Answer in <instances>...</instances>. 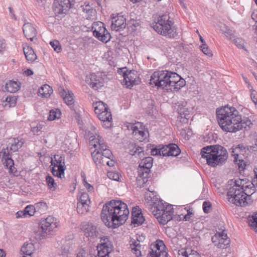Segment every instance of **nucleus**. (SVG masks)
I'll return each mask as SVG.
<instances>
[{"label":"nucleus","mask_w":257,"mask_h":257,"mask_svg":"<svg viewBox=\"0 0 257 257\" xmlns=\"http://www.w3.org/2000/svg\"><path fill=\"white\" fill-rule=\"evenodd\" d=\"M71 245V240H63V245L55 255V257H69V248Z\"/></svg>","instance_id":"nucleus-30"},{"label":"nucleus","mask_w":257,"mask_h":257,"mask_svg":"<svg viewBox=\"0 0 257 257\" xmlns=\"http://www.w3.org/2000/svg\"><path fill=\"white\" fill-rule=\"evenodd\" d=\"M34 246L31 243H25L21 248V251L23 254L27 255H31L34 251Z\"/></svg>","instance_id":"nucleus-39"},{"label":"nucleus","mask_w":257,"mask_h":257,"mask_svg":"<svg viewBox=\"0 0 257 257\" xmlns=\"http://www.w3.org/2000/svg\"><path fill=\"white\" fill-rule=\"evenodd\" d=\"M23 30L27 39H29L30 41H32L36 37V30L31 23H25L23 25Z\"/></svg>","instance_id":"nucleus-28"},{"label":"nucleus","mask_w":257,"mask_h":257,"mask_svg":"<svg viewBox=\"0 0 257 257\" xmlns=\"http://www.w3.org/2000/svg\"><path fill=\"white\" fill-rule=\"evenodd\" d=\"M173 84L171 85L170 90L177 91L186 84L185 80L178 75V78L174 79Z\"/></svg>","instance_id":"nucleus-33"},{"label":"nucleus","mask_w":257,"mask_h":257,"mask_svg":"<svg viewBox=\"0 0 257 257\" xmlns=\"http://www.w3.org/2000/svg\"><path fill=\"white\" fill-rule=\"evenodd\" d=\"M63 100L68 105H72L74 103L73 94L68 91V94L67 95H65V97Z\"/></svg>","instance_id":"nucleus-46"},{"label":"nucleus","mask_w":257,"mask_h":257,"mask_svg":"<svg viewBox=\"0 0 257 257\" xmlns=\"http://www.w3.org/2000/svg\"><path fill=\"white\" fill-rule=\"evenodd\" d=\"M53 92L52 88L48 84H45L41 87L38 93L39 95L43 97L47 98Z\"/></svg>","instance_id":"nucleus-35"},{"label":"nucleus","mask_w":257,"mask_h":257,"mask_svg":"<svg viewBox=\"0 0 257 257\" xmlns=\"http://www.w3.org/2000/svg\"><path fill=\"white\" fill-rule=\"evenodd\" d=\"M230 184L235 185L240 189L245 192L246 196H249L254 192V187L252 183L247 179H231L229 180Z\"/></svg>","instance_id":"nucleus-14"},{"label":"nucleus","mask_w":257,"mask_h":257,"mask_svg":"<svg viewBox=\"0 0 257 257\" xmlns=\"http://www.w3.org/2000/svg\"><path fill=\"white\" fill-rule=\"evenodd\" d=\"M250 97L252 101L256 104H257V94L255 91H252L250 94Z\"/></svg>","instance_id":"nucleus-58"},{"label":"nucleus","mask_w":257,"mask_h":257,"mask_svg":"<svg viewBox=\"0 0 257 257\" xmlns=\"http://www.w3.org/2000/svg\"><path fill=\"white\" fill-rule=\"evenodd\" d=\"M216 113L218 124L224 132L236 133L252 125L248 118L242 119L241 115L234 107L225 106L217 109Z\"/></svg>","instance_id":"nucleus-1"},{"label":"nucleus","mask_w":257,"mask_h":257,"mask_svg":"<svg viewBox=\"0 0 257 257\" xmlns=\"http://www.w3.org/2000/svg\"><path fill=\"white\" fill-rule=\"evenodd\" d=\"M61 112L59 109L51 110L49 112V115L48 117L49 120H54L60 117Z\"/></svg>","instance_id":"nucleus-41"},{"label":"nucleus","mask_w":257,"mask_h":257,"mask_svg":"<svg viewBox=\"0 0 257 257\" xmlns=\"http://www.w3.org/2000/svg\"><path fill=\"white\" fill-rule=\"evenodd\" d=\"M47 185L49 188L55 189L57 186L56 183L55 182L54 179L50 176L48 175L46 178Z\"/></svg>","instance_id":"nucleus-47"},{"label":"nucleus","mask_w":257,"mask_h":257,"mask_svg":"<svg viewBox=\"0 0 257 257\" xmlns=\"http://www.w3.org/2000/svg\"><path fill=\"white\" fill-rule=\"evenodd\" d=\"M76 257H88V254L84 249L81 248L77 253Z\"/></svg>","instance_id":"nucleus-57"},{"label":"nucleus","mask_w":257,"mask_h":257,"mask_svg":"<svg viewBox=\"0 0 257 257\" xmlns=\"http://www.w3.org/2000/svg\"><path fill=\"white\" fill-rule=\"evenodd\" d=\"M230 184L235 185L240 189L245 192L246 196H249L254 192V187L252 183L247 179H231L229 180Z\"/></svg>","instance_id":"nucleus-15"},{"label":"nucleus","mask_w":257,"mask_h":257,"mask_svg":"<svg viewBox=\"0 0 257 257\" xmlns=\"http://www.w3.org/2000/svg\"><path fill=\"white\" fill-rule=\"evenodd\" d=\"M101 139V137L98 136L97 138L93 142L92 141L91 142L94 149V151L91 150V156L94 163L97 166L100 165L101 158L103 157V152H104L102 150L101 151L98 147L99 142L103 141ZM91 150H92V148Z\"/></svg>","instance_id":"nucleus-18"},{"label":"nucleus","mask_w":257,"mask_h":257,"mask_svg":"<svg viewBox=\"0 0 257 257\" xmlns=\"http://www.w3.org/2000/svg\"><path fill=\"white\" fill-rule=\"evenodd\" d=\"M93 106L94 107L95 113L96 114L100 113L101 111H103L106 110V109L108 108L107 105L101 101H97L94 103Z\"/></svg>","instance_id":"nucleus-38"},{"label":"nucleus","mask_w":257,"mask_h":257,"mask_svg":"<svg viewBox=\"0 0 257 257\" xmlns=\"http://www.w3.org/2000/svg\"><path fill=\"white\" fill-rule=\"evenodd\" d=\"M126 27L125 18L122 15H118L112 19L111 28L112 30L118 31Z\"/></svg>","instance_id":"nucleus-23"},{"label":"nucleus","mask_w":257,"mask_h":257,"mask_svg":"<svg viewBox=\"0 0 257 257\" xmlns=\"http://www.w3.org/2000/svg\"><path fill=\"white\" fill-rule=\"evenodd\" d=\"M148 208L153 215L162 224H166L173 218L174 209L172 205L164 203L162 200L152 201Z\"/></svg>","instance_id":"nucleus-4"},{"label":"nucleus","mask_w":257,"mask_h":257,"mask_svg":"<svg viewBox=\"0 0 257 257\" xmlns=\"http://www.w3.org/2000/svg\"><path fill=\"white\" fill-rule=\"evenodd\" d=\"M98 147L101 151H104L103 152V157L101 158L100 165L98 166H101V165H105V164L107 165V161L111 158H113V155L103 141L99 142Z\"/></svg>","instance_id":"nucleus-27"},{"label":"nucleus","mask_w":257,"mask_h":257,"mask_svg":"<svg viewBox=\"0 0 257 257\" xmlns=\"http://www.w3.org/2000/svg\"><path fill=\"white\" fill-rule=\"evenodd\" d=\"M248 152L253 153L257 152V147L254 145L253 146H248Z\"/></svg>","instance_id":"nucleus-61"},{"label":"nucleus","mask_w":257,"mask_h":257,"mask_svg":"<svg viewBox=\"0 0 257 257\" xmlns=\"http://www.w3.org/2000/svg\"><path fill=\"white\" fill-rule=\"evenodd\" d=\"M24 210L26 213V216H32L34 215L35 212V207L33 205L27 206Z\"/></svg>","instance_id":"nucleus-48"},{"label":"nucleus","mask_w":257,"mask_h":257,"mask_svg":"<svg viewBox=\"0 0 257 257\" xmlns=\"http://www.w3.org/2000/svg\"><path fill=\"white\" fill-rule=\"evenodd\" d=\"M59 90L61 96L64 99L65 95L68 94V92H66L63 88H60Z\"/></svg>","instance_id":"nucleus-62"},{"label":"nucleus","mask_w":257,"mask_h":257,"mask_svg":"<svg viewBox=\"0 0 257 257\" xmlns=\"http://www.w3.org/2000/svg\"><path fill=\"white\" fill-rule=\"evenodd\" d=\"M156 250L158 254V257H167L168 253L166 251L161 250L159 244H156Z\"/></svg>","instance_id":"nucleus-54"},{"label":"nucleus","mask_w":257,"mask_h":257,"mask_svg":"<svg viewBox=\"0 0 257 257\" xmlns=\"http://www.w3.org/2000/svg\"><path fill=\"white\" fill-rule=\"evenodd\" d=\"M50 44L56 52L59 53L60 51L61 47L58 41L54 40L51 41Z\"/></svg>","instance_id":"nucleus-50"},{"label":"nucleus","mask_w":257,"mask_h":257,"mask_svg":"<svg viewBox=\"0 0 257 257\" xmlns=\"http://www.w3.org/2000/svg\"><path fill=\"white\" fill-rule=\"evenodd\" d=\"M107 177L111 180L116 181H120L121 175L115 171H108L107 173Z\"/></svg>","instance_id":"nucleus-43"},{"label":"nucleus","mask_w":257,"mask_h":257,"mask_svg":"<svg viewBox=\"0 0 257 257\" xmlns=\"http://www.w3.org/2000/svg\"><path fill=\"white\" fill-rule=\"evenodd\" d=\"M11 155L8 147L3 149L0 153V155L3 156V160L4 161V164L9 169V172L15 174L17 172V169L14 166V161L11 157H9Z\"/></svg>","instance_id":"nucleus-20"},{"label":"nucleus","mask_w":257,"mask_h":257,"mask_svg":"<svg viewBox=\"0 0 257 257\" xmlns=\"http://www.w3.org/2000/svg\"><path fill=\"white\" fill-rule=\"evenodd\" d=\"M144 221L145 218L140 208L138 206L133 207L132 211V223L139 226L141 225Z\"/></svg>","instance_id":"nucleus-26"},{"label":"nucleus","mask_w":257,"mask_h":257,"mask_svg":"<svg viewBox=\"0 0 257 257\" xmlns=\"http://www.w3.org/2000/svg\"><path fill=\"white\" fill-rule=\"evenodd\" d=\"M152 27L158 34L169 38H174L178 35L177 28L173 26L168 14L159 16L157 21L152 24Z\"/></svg>","instance_id":"nucleus-5"},{"label":"nucleus","mask_w":257,"mask_h":257,"mask_svg":"<svg viewBox=\"0 0 257 257\" xmlns=\"http://www.w3.org/2000/svg\"><path fill=\"white\" fill-rule=\"evenodd\" d=\"M131 246L132 248V251L133 253H134L137 257H139L141 256V247L142 245L140 243V241L139 240H134L132 241L131 243Z\"/></svg>","instance_id":"nucleus-36"},{"label":"nucleus","mask_w":257,"mask_h":257,"mask_svg":"<svg viewBox=\"0 0 257 257\" xmlns=\"http://www.w3.org/2000/svg\"><path fill=\"white\" fill-rule=\"evenodd\" d=\"M200 47L202 52L204 54L209 57L212 56V54L206 44H202V45L200 46Z\"/></svg>","instance_id":"nucleus-51"},{"label":"nucleus","mask_w":257,"mask_h":257,"mask_svg":"<svg viewBox=\"0 0 257 257\" xmlns=\"http://www.w3.org/2000/svg\"><path fill=\"white\" fill-rule=\"evenodd\" d=\"M212 241L215 246L220 248H226L230 243V239L224 230L221 232H217L212 237Z\"/></svg>","instance_id":"nucleus-17"},{"label":"nucleus","mask_w":257,"mask_h":257,"mask_svg":"<svg viewBox=\"0 0 257 257\" xmlns=\"http://www.w3.org/2000/svg\"><path fill=\"white\" fill-rule=\"evenodd\" d=\"M91 30L93 36L103 43H107L111 38L110 33L104 26V24L101 22L93 23Z\"/></svg>","instance_id":"nucleus-11"},{"label":"nucleus","mask_w":257,"mask_h":257,"mask_svg":"<svg viewBox=\"0 0 257 257\" xmlns=\"http://www.w3.org/2000/svg\"><path fill=\"white\" fill-rule=\"evenodd\" d=\"M168 78H169V90H170L171 85H172V84H173L172 81H174V79H175V78L178 79V74L175 72L169 71Z\"/></svg>","instance_id":"nucleus-49"},{"label":"nucleus","mask_w":257,"mask_h":257,"mask_svg":"<svg viewBox=\"0 0 257 257\" xmlns=\"http://www.w3.org/2000/svg\"><path fill=\"white\" fill-rule=\"evenodd\" d=\"M180 153V149L175 144H170L165 146L159 145L151 150L152 155H160L163 157H177Z\"/></svg>","instance_id":"nucleus-8"},{"label":"nucleus","mask_w":257,"mask_h":257,"mask_svg":"<svg viewBox=\"0 0 257 257\" xmlns=\"http://www.w3.org/2000/svg\"><path fill=\"white\" fill-rule=\"evenodd\" d=\"M147 257H158V254L156 249L155 250L152 249L148 254Z\"/></svg>","instance_id":"nucleus-63"},{"label":"nucleus","mask_w":257,"mask_h":257,"mask_svg":"<svg viewBox=\"0 0 257 257\" xmlns=\"http://www.w3.org/2000/svg\"><path fill=\"white\" fill-rule=\"evenodd\" d=\"M120 71L123 77L121 84L126 88H131L134 85L139 84L140 80L136 70L128 71L125 67L121 68Z\"/></svg>","instance_id":"nucleus-12"},{"label":"nucleus","mask_w":257,"mask_h":257,"mask_svg":"<svg viewBox=\"0 0 257 257\" xmlns=\"http://www.w3.org/2000/svg\"><path fill=\"white\" fill-rule=\"evenodd\" d=\"M143 123L140 122H137L135 123H128L127 125V128L129 130L133 131V134L134 136L136 135L138 132L142 129Z\"/></svg>","instance_id":"nucleus-40"},{"label":"nucleus","mask_w":257,"mask_h":257,"mask_svg":"<svg viewBox=\"0 0 257 257\" xmlns=\"http://www.w3.org/2000/svg\"><path fill=\"white\" fill-rule=\"evenodd\" d=\"M5 101L7 102L5 104L6 106L13 107L16 104L17 98L14 96H8L6 98Z\"/></svg>","instance_id":"nucleus-45"},{"label":"nucleus","mask_w":257,"mask_h":257,"mask_svg":"<svg viewBox=\"0 0 257 257\" xmlns=\"http://www.w3.org/2000/svg\"><path fill=\"white\" fill-rule=\"evenodd\" d=\"M108 108L101 111L97 114V117L102 122V126L105 128H109L112 125V117L110 111H108Z\"/></svg>","instance_id":"nucleus-24"},{"label":"nucleus","mask_w":257,"mask_h":257,"mask_svg":"<svg viewBox=\"0 0 257 257\" xmlns=\"http://www.w3.org/2000/svg\"><path fill=\"white\" fill-rule=\"evenodd\" d=\"M24 53L26 58L29 62H33L37 59V56L33 49L29 46L24 47Z\"/></svg>","instance_id":"nucleus-34"},{"label":"nucleus","mask_w":257,"mask_h":257,"mask_svg":"<svg viewBox=\"0 0 257 257\" xmlns=\"http://www.w3.org/2000/svg\"><path fill=\"white\" fill-rule=\"evenodd\" d=\"M211 207V203L209 202L205 201L203 204V209L205 213H208L210 212Z\"/></svg>","instance_id":"nucleus-56"},{"label":"nucleus","mask_w":257,"mask_h":257,"mask_svg":"<svg viewBox=\"0 0 257 257\" xmlns=\"http://www.w3.org/2000/svg\"><path fill=\"white\" fill-rule=\"evenodd\" d=\"M71 7L70 0H55L53 9L56 15H60L67 11Z\"/></svg>","instance_id":"nucleus-21"},{"label":"nucleus","mask_w":257,"mask_h":257,"mask_svg":"<svg viewBox=\"0 0 257 257\" xmlns=\"http://www.w3.org/2000/svg\"><path fill=\"white\" fill-rule=\"evenodd\" d=\"M43 126L44 125L42 124L38 123L37 126L33 127L31 131L34 134L39 135V133L42 131Z\"/></svg>","instance_id":"nucleus-53"},{"label":"nucleus","mask_w":257,"mask_h":257,"mask_svg":"<svg viewBox=\"0 0 257 257\" xmlns=\"http://www.w3.org/2000/svg\"><path fill=\"white\" fill-rule=\"evenodd\" d=\"M86 82L94 90L101 88L104 84V80L100 75L91 73L86 76Z\"/></svg>","instance_id":"nucleus-19"},{"label":"nucleus","mask_w":257,"mask_h":257,"mask_svg":"<svg viewBox=\"0 0 257 257\" xmlns=\"http://www.w3.org/2000/svg\"><path fill=\"white\" fill-rule=\"evenodd\" d=\"M231 150L232 155L234 156V161L236 163L239 155H248L249 153L248 146H245L242 144L236 146H233Z\"/></svg>","instance_id":"nucleus-25"},{"label":"nucleus","mask_w":257,"mask_h":257,"mask_svg":"<svg viewBox=\"0 0 257 257\" xmlns=\"http://www.w3.org/2000/svg\"><path fill=\"white\" fill-rule=\"evenodd\" d=\"M83 13L85 14V17L88 20H93L95 16L96 12L90 6L86 5L82 7Z\"/></svg>","instance_id":"nucleus-37"},{"label":"nucleus","mask_w":257,"mask_h":257,"mask_svg":"<svg viewBox=\"0 0 257 257\" xmlns=\"http://www.w3.org/2000/svg\"><path fill=\"white\" fill-rule=\"evenodd\" d=\"M202 157L206 159L207 164L213 167L221 165L227 160L228 153L221 146H209L202 149Z\"/></svg>","instance_id":"nucleus-3"},{"label":"nucleus","mask_w":257,"mask_h":257,"mask_svg":"<svg viewBox=\"0 0 257 257\" xmlns=\"http://www.w3.org/2000/svg\"><path fill=\"white\" fill-rule=\"evenodd\" d=\"M129 213L125 203L119 200H112L103 206L101 217L106 226L116 228L125 223Z\"/></svg>","instance_id":"nucleus-2"},{"label":"nucleus","mask_w":257,"mask_h":257,"mask_svg":"<svg viewBox=\"0 0 257 257\" xmlns=\"http://www.w3.org/2000/svg\"><path fill=\"white\" fill-rule=\"evenodd\" d=\"M77 210L79 214H84L89 210L91 201L86 192H80L77 196Z\"/></svg>","instance_id":"nucleus-16"},{"label":"nucleus","mask_w":257,"mask_h":257,"mask_svg":"<svg viewBox=\"0 0 257 257\" xmlns=\"http://www.w3.org/2000/svg\"><path fill=\"white\" fill-rule=\"evenodd\" d=\"M16 217L18 218L27 217L25 210H24L18 211L16 213Z\"/></svg>","instance_id":"nucleus-59"},{"label":"nucleus","mask_w":257,"mask_h":257,"mask_svg":"<svg viewBox=\"0 0 257 257\" xmlns=\"http://www.w3.org/2000/svg\"><path fill=\"white\" fill-rule=\"evenodd\" d=\"M23 145V142L18 140V139H13L11 140V142L9 143V151L10 152V154H12L13 153H14L17 151L19 149H20Z\"/></svg>","instance_id":"nucleus-31"},{"label":"nucleus","mask_w":257,"mask_h":257,"mask_svg":"<svg viewBox=\"0 0 257 257\" xmlns=\"http://www.w3.org/2000/svg\"><path fill=\"white\" fill-rule=\"evenodd\" d=\"M234 43L238 48H244V41L241 38H236L235 39H234Z\"/></svg>","instance_id":"nucleus-52"},{"label":"nucleus","mask_w":257,"mask_h":257,"mask_svg":"<svg viewBox=\"0 0 257 257\" xmlns=\"http://www.w3.org/2000/svg\"><path fill=\"white\" fill-rule=\"evenodd\" d=\"M51 166H52L51 172L54 176L62 178L64 176V170L65 169V158L63 155H55L51 158Z\"/></svg>","instance_id":"nucleus-9"},{"label":"nucleus","mask_w":257,"mask_h":257,"mask_svg":"<svg viewBox=\"0 0 257 257\" xmlns=\"http://www.w3.org/2000/svg\"><path fill=\"white\" fill-rule=\"evenodd\" d=\"M221 31L225 35V36L229 39L234 38V32L229 29L226 25H224L221 28Z\"/></svg>","instance_id":"nucleus-42"},{"label":"nucleus","mask_w":257,"mask_h":257,"mask_svg":"<svg viewBox=\"0 0 257 257\" xmlns=\"http://www.w3.org/2000/svg\"><path fill=\"white\" fill-rule=\"evenodd\" d=\"M225 189L229 202L238 206H245L247 204L245 192L240 189L236 185L230 184L228 181L225 185Z\"/></svg>","instance_id":"nucleus-6"},{"label":"nucleus","mask_w":257,"mask_h":257,"mask_svg":"<svg viewBox=\"0 0 257 257\" xmlns=\"http://www.w3.org/2000/svg\"><path fill=\"white\" fill-rule=\"evenodd\" d=\"M36 207L38 208H43V209H46L47 208V204L45 202H39L36 204Z\"/></svg>","instance_id":"nucleus-64"},{"label":"nucleus","mask_w":257,"mask_h":257,"mask_svg":"<svg viewBox=\"0 0 257 257\" xmlns=\"http://www.w3.org/2000/svg\"><path fill=\"white\" fill-rule=\"evenodd\" d=\"M169 71L155 72L151 76L150 83L156 86L169 90Z\"/></svg>","instance_id":"nucleus-10"},{"label":"nucleus","mask_w":257,"mask_h":257,"mask_svg":"<svg viewBox=\"0 0 257 257\" xmlns=\"http://www.w3.org/2000/svg\"><path fill=\"white\" fill-rule=\"evenodd\" d=\"M20 87L21 83L19 81L9 80L3 86V90L10 93H15L20 89Z\"/></svg>","instance_id":"nucleus-29"},{"label":"nucleus","mask_w":257,"mask_h":257,"mask_svg":"<svg viewBox=\"0 0 257 257\" xmlns=\"http://www.w3.org/2000/svg\"><path fill=\"white\" fill-rule=\"evenodd\" d=\"M187 257H200L199 254L197 251L194 250H191V253L188 254L187 253Z\"/></svg>","instance_id":"nucleus-60"},{"label":"nucleus","mask_w":257,"mask_h":257,"mask_svg":"<svg viewBox=\"0 0 257 257\" xmlns=\"http://www.w3.org/2000/svg\"><path fill=\"white\" fill-rule=\"evenodd\" d=\"M251 218L252 220H250L251 221L250 225L254 231L257 232V214L252 215Z\"/></svg>","instance_id":"nucleus-55"},{"label":"nucleus","mask_w":257,"mask_h":257,"mask_svg":"<svg viewBox=\"0 0 257 257\" xmlns=\"http://www.w3.org/2000/svg\"><path fill=\"white\" fill-rule=\"evenodd\" d=\"M134 136L140 142H142L146 138V133L145 132V127L143 125L142 126V129H140L138 134Z\"/></svg>","instance_id":"nucleus-44"},{"label":"nucleus","mask_w":257,"mask_h":257,"mask_svg":"<svg viewBox=\"0 0 257 257\" xmlns=\"http://www.w3.org/2000/svg\"><path fill=\"white\" fill-rule=\"evenodd\" d=\"M153 159L151 157H146L141 161L138 169V175L137 178L138 185L144 187L149 177L150 169L152 167Z\"/></svg>","instance_id":"nucleus-7"},{"label":"nucleus","mask_w":257,"mask_h":257,"mask_svg":"<svg viewBox=\"0 0 257 257\" xmlns=\"http://www.w3.org/2000/svg\"><path fill=\"white\" fill-rule=\"evenodd\" d=\"M81 230L87 237L95 238L98 237L99 232L96 227L91 223L84 222L81 224Z\"/></svg>","instance_id":"nucleus-22"},{"label":"nucleus","mask_w":257,"mask_h":257,"mask_svg":"<svg viewBox=\"0 0 257 257\" xmlns=\"http://www.w3.org/2000/svg\"><path fill=\"white\" fill-rule=\"evenodd\" d=\"M58 223L57 219L52 216H49L46 219L42 220L40 222L42 228V238H45L48 234L54 231L58 225Z\"/></svg>","instance_id":"nucleus-13"},{"label":"nucleus","mask_w":257,"mask_h":257,"mask_svg":"<svg viewBox=\"0 0 257 257\" xmlns=\"http://www.w3.org/2000/svg\"><path fill=\"white\" fill-rule=\"evenodd\" d=\"M179 115L178 119L184 123H188V120L190 117V111L186 108H180L178 110Z\"/></svg>","instance_id":"nucleus-32"}]
</instances>
